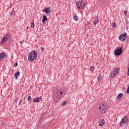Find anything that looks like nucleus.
<instances>
[{
  "label": "nucleus",
  "mask_w": 129,
  "mask_h": 129,
  "mask_svg": "<svg viewBox=\"0 0 129 129\" xmlns=\"http://www.w3.org/2000/svg\"><path fill=\"white\" fill-rule=\"evenodd\" d=\"M102 113H105L106 109H108V104L106 102L102 103L99 107Z\"/></svg>",
  "instance_id": "nucleus-1"
},
{
  "label": "nucleus",
  "mask_w": 129,
  "mask_h": 129,
  "mask_svg": "<svg viewBox=\"0 0 129 129\" xmlns=\"http://www.w3.org/2000/svg\"><path fill=\"white\" fill-rule=\"evenodd\" d=\"M37 58V52L33 50L28 55V60L30 62H33Z\"/></svg>",
  "instance_id": "nucleus-2"
},
{
  "label": "nucleus",
  "mask_w": 129,
  "mask_h": 129,
  "mask_svg": "<svg viewBox=\"0 0 129 129\" xmlns=\"http://www.w3.org/2000/svg\"><path fill=\"white\" fill-rule=\"evenodd\" d=\"M76 5L77 8L80 9V10H82V9H84V8H85V3L83 1H79L77 2Z\"/></svg>",
  "instance_id": "nucleus-3"
},
{
  "label": "nucleus",
  "mask_w": 129,
  "mask_h": 129,
  "mask_svg": "<svg viewBox=\"0 0 129 129\" xmlns=\"http://www.w3.org/2000/svg\"><path fill=\"white\" fill-rule=\"evenodd\" d=\"M121 53H122V48L121 47L120 48L117 47L115 49L114 54L116 55V56H120Z\"/></svg>",
  "instance_id": "nucleus-4"
},
{
  "label": "nucleus",
  "mask_w": 129,
  "mask_h": 129,
  "mask_svg": "<svg viewBox=\"0 0 129 129\" xmlns=\"http://www.w3.org/2000/svg\"><path fill=\"white\" fill-rule=\"evenodd\" d=\"M126 33L124 32L122 34L120 35L118 37L119 40L120 41H125L126 39Z\"/></svg>",
  "instance_id": "nucleus-5"
},
{
  "label": "nucleus",
  "mask_w": 129,
  "mask_h": 129,
  "mask_svg": "<svg viewBox=\"0 0 129 129\" xmlns=\"http://www.w3.org/2000/svg\"><path fill=\"white\" fill-rule=\"evenodd\" d=\"M128 122V119L127 118V117L125 116L121 121L120 123V126H122L124 123H127Z\"/></svg>",
  "instance_id": "nucleus-6"
},
{
  "label": "nucleus",
  "mask_w": 129,
  "mask_h": 129,
  "mask_svg": "<svg viewBox=\"0 0 129 129\" xmlns=\"http://www.w3.org/2000/svg\"><path fill=\"white\" fill-rule=\"evenodd\" d=\"M9 38L10 36L9 35V34H7L1 40V44H2V45H4V44H5V43H6L7 41L9 40Z\"/></svg>",
  "instance_id": "nucleus-7"
},
{
  "label": "nucleus",
  "mask_w": 129,
  "mask_h": 129,
  "mask_svg": "<svg viewBox=\"0 0 129 129\" xmlns=\"http://www.w3.org/2000/svg\"><path fill=\"white\" fill-rule=\"evenodd\" d=\"M42 99V97H39L38 98H35L33 99V101L35 103L40 102Z\"/></svg>",
  "instance_id": "nucleus-8"
},
{
  "label": "nucleus",
  "mask_w": 129,
  "mask_h": 129,
  "mask_svg": "<svg viewBox=\"0 0 129 129\" xmlns=\"http://www.w3.org/2000/svg\"><path fill=\"white\" fill-rule=\"evenodd\" d=\"M42 12L43 13L45 12L46 15H48V14H50V13H51V10H50V8H45L42 10Z\"/></svg>",
  "instance_id": "nucleus-9"
},
{
  "label": "nucleus",
  "mask_w": 129,
  "mask_h": 129,
  "mask_svg": "<svg viewBox=\"0 0 129 129\" xmlns=\"http://www.w3.org/2000/svg\"><path fill=\"white\" fill-rule=\"evenodd\" d=\"M119 72V68H114V75H116Z\"/></svg>",
  "instance_id": "nucleus-10"
},
{
  "label": "nucleus",
  "mask_w": 129,
  "mask_h": 129,
  "mask_svg": "<svg viewBox=\"0 0 129 129\" xmlns=\"http://www.w3.org/2000/svg\"><path fill=\"white\" fill-rule=\"evenodd\" d=\"M48 21V18L46 17V15H43V19L42 20V23H45V22H47Z\"/></svg>",
  "instance_id": "nucleus-11"
},
{
  "label": "nucleus",
  "mask_w": 129,
  "mask_h": 129,
  "mask_svg": "<svg viewBox=\"0 0 129 129\" xmlns=\"http://www.w3.org/2000/svg\"><path fill=\"white\" fill-rule=\"evenodd\" d=\"M6 57V53H1L0 54V60H3Z\"/></svg>",
  "instance_id": "nucleus-12"
},
{
  "label": "nucleus",
  "mask_w": 129,
  "mask_h": 129,
  "mask_svg": "<svg viewBox=\"0 0 129 129\" xmlns=\"http://www.w3.org/2000/svg\"><path fill=\"white\" fill-rule=\"evenodd\" d=\"M104 123H105L104 119L101 120L100 121L99 123V125H100V126H101L103 125Z\"/></svg>",
  "instance_id": "nucleus-13"
},
{
  "label": "nucleus",
  "mask_w": 129,
  "mask_h": 129,
  "mask_svg": "<svg viewBox=\"0 0 129 129\" xmlns=\"http://www.w3.org/2000/svg\"><path fill=\"white\" fill-rule=\"evenodd\" d=\"M122 96H123V94L122 93H120L117 96V99H120V98L122 97Z\"/></svg>",
  "instance_id": "nucleus-14"
},
{
  "label": "nucleus",
  "mask_w": 129,
  "mask_h": 129,
  "mask_svg": "<svg viewBox=\"0 0 129 129\" xmlns=\"http://www.w3.org/2000/svg\"><path fill=\"white\" fill-rule=\"evenodd\" d=\"M18 76H20V72H17L15 74V77L16 79H18Z\"/></svg>",
  "instance_id": "nucleus-15"
},
{
  "label": "nucleus",
  "mask_w": 129,
  "mask_h": 129,
  "mask_svg": "<svg viewBox=\"0 0 129 129\" xmlns=\"http://www.w3.org/2000/svg\"><path fill=\"white\" fill-rule=\"evenodd\" d=\"M99 21V19H95L94 20V24L96 25V24H97V23H98V21Z\"/></svg>",
  "instance_id": "nucleus-16"
},
{
  "label": "nucleus",
  "mask_w": 129,
  "mask_h": 129,
  "mask_svg": "<svg viewBox=\"0 0 129 129\" xmlns=\"http://www.w3.org/2000/svg\"><path fill=\"white\" fill-rule=\"evenodd\" d=\"M73 18L75 20V21H78V17L77 15H74Z\"/></svg>",
  "instance_id": "nucleus-17"
},
{
  "label": "nucleus",
  "mask_w": 129,
  "mask_h": 129,
  "mask_svg": "<svg viewBox=\"0 0 129 129\" xmlns=\"http://www.w3.org/2000/svg\"><path fill=\"white\" fill-rule=\"evenodd\" d=\"M97 79L98 80V81H102V79L101 78V77H100V76H99L97 77Z\"/></svg>",
  "instance_id": "nucleus-18"
},
{
  "label": "nucleus",
  "mask_w": 129,
  "mask_h": 129,
  "mask_svg": "<svg viewBox=\"0 0 129 129\" xmlns=\"http://www.w3.org/2000/svg\"><path fill=\"white\" fill-rule=\"evenodd\" d=\"M28 101H32V97L31 96H28Z\"/></svg>",
  "instance_id": "nucleus-19"
},
{
  "label": "nucleus",
  "mask_w": 129,
  "mask_h": 129,
  "mask_svg": "<svg viewBox=\"0 0 129 129\" xmlns=\"http://www.w3.org/2000/svg\"><path fill=\"white\" fill-rule=\"evenodd\" d=\"M31 28H34V27H35V24H34V22L31 23Z\"/></svg>",
  "instance_id": "nucleus-20"
},
{
  "label": "nucleus",
  "mask_w": 129,
  "mask_h": 129,
  "mask_svg": "<svg viewBox=\"0 0 129 129\" xmlns=\"http://www.w3.org/2000/svg\"><path fill=\"white\" fill-rule=\"evenodd\" d=\"M94 69H95L94 67H91L90 68V70L91 71H94Z\"/></svg>",
  "instance_id": "nucleus-21"
},
{
  "label": "nucleus",
  "mask_w": 129,
  "mask_h": 129,
  "mask_svg": "<svg viewBox=\"0 0 129 129\" xmlns=\"http://www.w3.org/2000/svg\"><path fill=\"white\" fill-rule=\"evenodd\" d=\"M67 103V102L66 101H64L61 103V105H62L63 106H64V105H66V104Z\"/></svg>",
  "instance_id": "nucleus-22"
},
{
  "label": "nucleus",
  "mask_w": 129,
  "mask_h": 129,
  "mask_svg": "<svg viewBox=\"0 0 129 129\" xmlns=\"http://www.w3.org/2000/svg\"><path fill=\"white\" fill-rule=\"evenodd\" d=\"M114 72H113V73H111V76L112 78L114 77V76H115V75H114Z\"/></svg>",
  "instance_id": "nucleus-23"
},
{
  "label": "nucleus",
  "mask_w": 129,
  "mask_h": 129,
  "mask_svg": "<svg viewBox=\"0 0 129 129\" xmlns=\"http://www.w3.org/2000/svg\"><path fill=\"white\" fill-rule=\"evenodd\" d=\"M17 66H18L17 62H15V63H14V66H15V67H17Z\"/></svg>",
  "instance_id": "nucleus-24"
},
{
  "label": "nucleus",
  "mask_w": 129,
  "mask_h": 129,
  "mask_svg": "<svg viewBox=\"0 0 129 129\" xmlns=\"http://www.w3.org/2000/svg\"><path fill=\"white\" fill-rule=\"evenodd\" d=\"M127 75H128V76H129V67H128V68H127Z\"/></svg>",
  "instance_id": "nucleus-25"
},
{
  "label": "nucleus",
  "mask_w": 129,
  "mask_h": 129,
  "mask_svg": "<svg viewBox=\"0 0 129 129\" xmlns=\"http://www.w3.org/2000/svg\"><path fill=\"white\" fill-rule=\"evenodd\" d=\"M127 14V11H125L124 12V15L125 16H126V14Z\"/></svg>",
  "instance_id": "nucleus-26"
},
{
  "label": "nucleus",
  "mask_w": 129,
  "mask_h": 129,
  "mask_svg": "<svg viewBox=\"0 0 129 129\" xmlns=\"http://www.w3.org/2000/svg\"><path fill=\"white\" fill-rule=\"evenodd\" d=\"M60 95H62V94H63V92L62 91H60Z\"/></svg>",
  "instance_id": "nucleus-27"
},
{
  "label": "nucleus",
  "mask_w": 129,
  "mask_h": 129,
  "mask_svg": "<svg viewBox=\"0 0 129 129\" xmlns=\"http://www.w3.org/2000/svg\"><path fill=\"white\" fill-rule=\"evenodd\" d=\"M22 102H23V100H21L20 102V104H22Z\"/></svg>",
  "instance_id": "nucleus-28"
},
{
  "label": "nucleus",
  "mask_w": 129,
  "mask_h": 129,
  "mask_svg": "<svg viewBox=\"0 0 129 129\" xmlns=\"http://www.w3.org/2000/svg\"><path fill=\"white\" fill-rule=\"evenodd\" d=\"M112 25H113V27H114V26H115V23H114Z\"/></svg>",
  "instance_id": "nucleus-29"
},
{
  "label": "nucleus",
  "mask_w": 129,
  "mask_h": 129,
  "mask_svg": "<svg viewBox=\"0 0 129 129\" xmlns=\"http://www.w3.org/2000/svg\"><path fill=\"white\" fill-rule=\"evenodd\" d=\"M41 51H44V48H41Z\"/></svg>",
  "instance_id": "nucleus-30"
},
{
  "label": "nucleus",
  "mask_w": 129,
  "mask_h": 129,
  "mask_svg": "<svg viewBox=\"0 0 129 129\" xmlns=\"http://www.w3.org/2000/svg\"><path fill=\"white\" fill-rule=\"evenodd\" d=\"M20 44H22L23 42H22V41H20Z\"/></svg>",
  "instance_id": "nucleus-31"
},
{
  "label": "nucleus",
  "mask_w": 129,
  "mask_h": 129,
  "mask_svg": "<svg viewBox=\"0 0 129 129\" xmlns=\"http://www.w3.org/2000/svg\"><path fill=\"white\" fill-rule=\"evenodd\" d=\"M11 15H13V12H12L11 13Z\"/></svg>",
  "instance_id": "nucleus-32"
},
{
  "label": "nucleus",
  "mask_w": 129,
  "mask_h": 129,
  "mask_svg": "<svg viewBox=\"0 0 129 129\" xmlns=\"http://www.w3.org/2000/svg\"><path fill=\"white\" fill-rule=\"evenodd\" d=\"M27 29H29V27H28L27 28Z\"/></svg>",
  "instance_id": "nucleus-33"
},
{
  "label": "nucleus",
  "mask_w": 129,
  "mask_h": 129,
  "mask_svg": "<svg viewBox=\"0 0 129 129\" xmlns=\"http://www.w3.org/2000/svg\"><path fill=\"white\" fill-rule=\"evenodd\" d=\"M16 102H17V100H16Z\"/></svg>",
  "instance_id": "nucleus-34"
},
{
  "label": "nucleus",
  "mask_w": 129,
  "mask_h": 129,
  "mask_svg": "<svg viewBox=\"0 0 129 129\" xmlns=\"http://www.w3.org/2000/svg\"><path fill=\"white\" fill-rule=\"evenodd\" d=\"M57 96H58V94H57Z\"/></svg>",
  "instance_id": "nucleus-35"
}]
</instances>
